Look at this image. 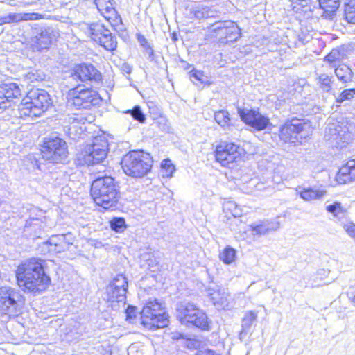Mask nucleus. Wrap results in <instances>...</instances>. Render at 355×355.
<instances>
[{
    "mask_svg": "<svg viewBox=\"0 0 355 355\" xmlns=\"http://www.w3.org/2000/svg\"><path fill=\"white\" fill-rule=\"evenodd\" d=\"M144 49L146 51V53L148 55V58L153 60L154 55V51L153 48L150 46V45L148 46Z\"/></svg>",
    "mask_w": 355,
    "mask_h": 355,
    "instance_id": "nucleus-53",
    "label": "nucleus"
},
{
    "mask_svg": "<svg viewBox=\"0 0 355 355\" xmlns=\"http://www.w3.org/2000/svg\"><path fill=\"white\" fill-rule=\"evenodd\" d=\"M40 261L31 259L18 266L16 277L20 287L34 293H40L47 288L51 279L45 274Z\"/></svg>",
    "mask_w": 355,
    "mask_h": 355,
    "instance_id": "nucleus-1",
    "label": "nucleus"
},
{
    "mask_svg": "<svg viewBox=\"0 0 355 355\" xmlns=\"http://www.w3.org/2000/svg\"><path fill=\"white\" fill-rule=\"evenodd\" d=\"M241 155L240 148L233 143L222 142L216 146L215 150L216 160L223 166L229 168L241 159Z\"/></svg>",
    "mask_w": 355,
    "mask_h": 355,
    "instance_id": "nucleus-13",
    "label": "nucleus"
},
{
    "mask_svg": "<svg viewBox=\"0 0 355 355\" xmlns=\"http://www.w3.org/2000/svg\"><path fill=\"white\" fill-rule=\"evenodd\" d=\"M162 171L164 177L171 178L175 168L171 161L168 159H164L161 164Z\"/></svg>",
    "mask_w": 355,
    "mask_h": 355,
    "instance_id": "nucleus-42",
    "label": "nucleus"
},
{
    "mask_svg": "<svg viewBox=\"0 0 355 355\" xmlns=\"http://www.w3.org/2000/svg\"><path fill=\"white\" fill-rule=\"evenodd\" d=\"M214 31H218L220 35H225L227 42L236 41L241 35V29L236 23L232 21H223L215 23Z\"/></svg>",
    "mask_w": 355,
    "mask_h": 355,
    "instance_id": "nucleus-19",
    "label": "nucleus"
},
{
    "mask_svg": "<svg viewBox=\"0 0 355 355\" xmlns=\"http://www.w3.org/2000/svg\"><path fill=\"white\" fill-rule=\"evenodd\" d=\"M355 96V88H351L343 90L336 97V101L338 103H342L345 101H349Z\"/></svg>",
    "mask_w": 355,
    "mask_h": 355,
    "instance_id": "nucleus-43",
    "label": "nucleus"
},
{
    "mask_svg": "<svg viewBox=\"0 0 355 355\" xmlns=\"http://www.w3.org/2000/svg\"><path fill=\"white\" fill-rule=\"evenodd\" d=\"M137 40L140 45L144 48H146L150 44H148L146 38L142 35H137Z\"/></svg>",
    "mask_w": 355,
    "mask_h": 355,
    "instance_id": "nucleus-49",
    "label": "nucleus"
},
{
    "mask_svg": "<svg viewBox=\"0 0 355 355\" xmlns=\"http://www.w3.org/2000/svg\"><path fill=\"white\" fill-rule=\"evenodd\" d=\"M110 226L112 230L119 233L123 232L126 228L125 220L122 218H116L112 220Z\"/></svg>",
    "mask_w": 355,
    "mask_h": 355,
    "instance_id": "nucleus-44",
    "label": "nucleus"
},
{
    "mask_svg": "<svg viewBox=\"0 0 355 355\" xmlns=\"http://www.w3.org/2000/svg\"><path fill=\"white\" fill-rule=\"evenodd\" d=\"M109 286L110 291H112L113 289H119V293H126L128 289L127 278L123 275H118L110 283Z\"/></svg>",
    "mask_w": 355,
    "mask_h": 355,
    "instance_id": "nucleus-31",
    "label": "nucleus"
},
{
    "mask_svg": "<svg viewBox=\"0 0 355 355\" xmlns=\"http://www.w3.org/2000/svg\"><path fill=\"white\" fill-rule=\"evenodd\" d=\"M340 4V0H320V7L328 15L337 10Z\"/></svg>",
    "mask_w": 355,
    "mask_h": 355,
    "instance_id": "nucleus-36",
    "label": "nucleus"
},
{
    "mask_svg": "<svg viewBox=\"0 0 355 355\" xmlns=\"http://www.w3.org/2000/svg\"><path fill=\"white\" fill-rule=\"evenodd\" d=\"M56 35L51 28L41 30L31 39V47L33 51L41 52L49 49L52 42L55 40Z\"/></svg>",
    "mask_w": 355,
    "mask_h": 355,
    "instance_id": "nucleus-17",
    "label": "nucleus"
},
{
    "mask_svg": "<svg viewBox=\"0 0 355 355\" xmlns=\"http://www.w3.org/2000/svg\"><path fill=\"white\" fill-rule=\"evenodd\" d=\"M334 80V77L327 73H317V85L323 92H330L332 90Z\"/></svg>",
    "mask_w": 355,
    "mask_h": 355,
    "instance_id": "nucleus-30",
    "label": "nucleus"
},
{
    "mask_svg": "<svg viewBox=\"0 0 355 355\" xmlns=\"http://www.w3.org/2000/svg\"><path fill=\"white\" fill-rule=\"evenodd\" d=\"M2 2L7 3H8V4L11 5V6H14L15 5V3H12V0H3V1H2Z\"/></svg>",
    "mask_w": 355,
    "mask_h": 355,
    "instance_id": "nucleus-54",
    "label": "nucleus"
},
{
    "mask_svg": "<svg viewBox=\"0 0 355 355\" xmlns=\"http://www.w3.org/2000/svg\"><path fill=\"white\" fill-rule=\"evenodd\" d=\"M168 317L162 304L156 299L148 301L141 312V324L150 330L166 327L169 322Z\"/></svg>",
    "mask_w": 355,
    "mask_h": 355,
    "instance_id": "nucleus-5",
    "label": "nucleus"
},
{
    "mask_svg": "<svg viewBox=\"0 0 355 355\" xmlns=\"http://www.w3.org/2000/svg\"><path fill=\"white\" fill-rule=\"evenodd\" d=\"M119 188L112 177H98L92 183L91 196L97 205L105 209H112L119 200Z\"/></svg>",
    "mask_w": 355,
    "mask_h": 355,
    "instance_id": "nucleus-2",
    "label": "nucleus"
},
{
    "mask_svg": "<svg viewBox=\"0 0 355 355\" xmlns=\"http://www.w3.org/2000/svg\"><path fill=\"white\" fill-rule=\"evenodd\" d=\"M134 349L135 346H130V347L128 348V354H130Z\"/></svg>",
    "mask_w": 355,
    "mask_h": 355,
    "instance_id": "nucleus-55",
    "label": "nucleus"
},
{
    "mask_svg": "<svg viewBox=\"0 0 355 355\" xmlns=\"http://www.w3.org/2000/svg\"><path fill=\"white\" fill-rule=\"evenodd\" d=\"M214 119L222 128H226L231 125L230 114L227 110H221L216 112L214 114Z\"/></svg>",
    "mask_w": 355,
    "mask_h": 355,
    "instance_id": "nucleus-35",
    "label": "nucleus"
},
{
    "mask_svg": "<svg viewBox=\"0 0 355 355\" xmlns=\"http://www.w3.org/2000/svg\"><path fill=\"white\" fill-rule=\"evenodd\" d=\"M238 114L241 119L248 125L256 130L261 131L271 125L268 117L261 114L259 111L252 109H243L239 107Z\"/></svg>",
    "mask_w": 355,
    "mask_h": 355,
    "instance_id": "nucleus-14",
    "label": "nucleus"
},
{
    "mask_svg": "<svg viewBox=\"0 0 355 355\" xmlns=\"http://www.w3.org/2000/svg\"><path fill=\"white\" fill-rule=\"evenodd\" d=\"M327 210L337 217L343 216L345 212V210L341 207V204L338 202H335L332 205H328L327 207Z\"/></svg>",
    "mask_w": 355,
    "mask_h": 355,
    "instance_id": "nucleus-46",
    "label": "nucleus"
},
{
    "mask_svg": "<svg viewBox=\"0 0 355 355\" xmlns=\"http://www.w3.org/2000/svg\"><path fill=\"white\" fill-rule=\"evenodd\" d=\"M29 14L21 13H9L8 15L0 18V24H10L13 22H19L23 20L31 19Z\"/></svg>",
    "mask_w": 355,
    "mask_h": 355,
    "instance_id": "nucleus-34",
    "label": "nucleus"
},
{
    "mask_svg": "<svg viewBox=\"0 0 355 355\" xmlns=\"http://www.w3.org/2000/svg\"><path fill=\"white\" fill-rule=\"evenodd\" d=\"M94 3L101 15L112 26H116L122 23L121 16L113 6V0H94Z\"/></svg>",
    "mask_w": 355,
    "mask_h": 355,
    "instance_id": "nucleus-18",
    "label": "nucleus"
},
{
    "mask_svg": "<svg viewBox=\"0 0 355 355\" xmlns=\"http://www.w3.org/2000/svg\"><path fill=\"white\" fill-rule=\"evenodd\" d=\"M339 184H347L355 181V158L349 160L343 166L336 175Z\"/></svg>",
    "mask_w": 355,
    "mask_h": 355,
    "instance_id": "nucleus-20",
    "label": "nucleus"
},
{
    "mask_svg": "<svg viewBox=\"0 0 355 355\" xmlns=\"http://www.w3.org/2000/svg\"><path fill=\"white\" fill-rule=\"evenodd\" d=\"M257 318V314L255 312L252 311L247 312L242 320V332H248Z\"/></svg>",
    "mask_w": 355,
    "mask_h": 355,
    "instance_id": "nucleus-37",
    "label": "nucleus"
},
{
    "mask_svg": "<svg viewBox=\"0 0 355 355\" xmlns=\"http://www.w3.org/2000/svg\"><path fill=\"white\" fill-rule=\"evenodd\" d=\"M0 96H3L4 98L10 103L12 98L21 96V89L15 83H4L0 85Z\"/></svg>",
    "mask_w": 355,
    "mask_h": 355,
    "instance_id": "nucleus-26",
    "label": "nucleus"
},
{
    "mask_svg": "<svg viewBox=\"0 0 355 355\" xmlns=\"http://www.w3.org/2000/svg\"><path fill=\"white\" fill-rule=\"evenodd\" d=\"M223 210L230 213L234 218L240 217L242 215V209L234 201H227L223 205Z\"/></svg>",
    "mask_w": 355,
    "mask_h": 355,
    "instance_id": "nucleus-40",
    "label": "nucleus"
},
{
    "mask_svg": "<svg viewBox=\"0 0 355 355\" xmlns=\"http://www.w3.org/2000/svg\"><path fill=\"white\" fill-rule=\"evenodd\" d=\"M70 78L80 82H98L101 80V73L92 64H81L75 66Z\"/></svg>",
    "mask_w": 355,
    "mask_h": 355,
    "instance_id": "nucleus-16",
    "label": "nucleus"
},
{
    "mask_svg": "<svg viewBox=\"0 0 355 355\" xmlns=\"http://www.w3.org/2000/svg\"><path fill=\"white\" fill-rule=\"evenodd\" d=\"M82 29L91 37V38L105 50L113 51L117 47V40L115 35L105 25L100 22L84 24Z\"/></svg>",
    "mask_w": 355,
    "mask_h": 355,
    "instance_id": "nucleus-8",
    "label": "nucleus"
},
{
    "mask_svg": "<svg viewBox=\"0 0 355 355\" xmlns=\"http://www.w3.org/2000/svg\"><path fill=\"white\" fill-rule=\"evenodd\" d=\"M189 73L191 78H194L195 80L199 81L202 84L208 85L211 84V82L209 80L208 77L200 71L193 69L191 71H190Z\"/></svg>",
    "mask_w": 355,
    "mask_h": 355,
    "instance_id": "nucleus-45",
    "label": "nucleus"
},
{
    "mask_svg": "<svg viewBox=\"0 0 355 355\" xmlns=\"http://www.w3.org/2000/svg\"><path fill=\"white\" fill-rule=\"evenodd\" d=\"M347 124L329 119L324 132V139L336 148H342L352 139V132Z\"/></svg>",
    "mask_w": 355,
    "mask_h": 355,
    "instance_id": "nucleus-9",
    "label": "nucleus"
},
{
    "mask_svg": "<svg viewBox=\"0 0 355 355\" xmlns=\"http://www.w3.org/2000/svg\"><path fill=\"white\" fill-rule=\"evenodd\" d=\"M236 251L234 248L227 246L220 254V259L225 264H230L234 261Z\"/></svg>",
    "mask_w": 355,
    "mask_h": 355,
    "instance_id": "nucleus-39",
    "label": "nucleus"
},
{
    "mask_svg": "<svg viewBox=\"0 0 355 355\" xmlns=\"http://www.w3.org/2000/svg\"><path fill=\"white\" fill-rule=\"evenodd\" d=\"M207 295L210 298L211 302L214 305H219L224 308L227 306L228 294L218 286L208 287L207 289Z\"/></svg>",
    "mask_w": 355,
    "mask_h": 355,
    "instance_id": "nucleus-23",
    "label": "nucleus"
},
{
    "mask_svg": "<svg viewBox=\"0 0 355 355\" xmlns=\"http://www.w3.org/2000/svg\"><path fill=\"white\" fill-rule=\"evenodd\" d=\"M343 228L347 235L355 241V224L346 223L343 225Z\"/></svg>",
    "mask_w": 355,
    "mask_h": 355,
    "instance_id": "nucleus-47",
    "label": "nucleus"
},
{
    "mask_svg": "<svg viewBox=\"0 0 355 355\" xmlns=\"http://www.w3.org/2000/svg\"><path fill=\"white\" fill-rule=\"evenodd\" d=\"M107 294V300L112 303L116 302L119 304H122L123 306L125 304L126 293H119V289H113L112 291H110V286L108 285L106 288Z\"/></svg>",
    "mask_w": 355,
    "mask_h": 355,
    "instance_id": "nucleus-33",
    "label": "nucleus"
},
{
    "mask_svg": "<svg viewBox=\"0 0 355 355\" xmlns=\"http://www.w3.org/2000/svg\"><path fill=\"white\" fill-rule=\"evenodd\" d=\"M135 309L134 306H128V308L126 309L127 317L129 318H132L133 317H135Z\"/></svg>",
    "mask_w": 355,
    "mask_h": 355,
    "instance_id": "nucleus-51",
    "label": "nucleus"
},
{
    "mask_svg": "<svg viewBox=\"0 0 355 355\" xmlns=\"http://www.w3.org/2000/svg\"><path fill=\"white\" fill-rule=\"evenodd\" d=\"M191 321L185 324L187 327H195L203 331H208L210 329L209 322L207 314L200 309H198L196 313L192 315Z\"/></svg>",
    "mask_w": 355,
    "mask_h": 355,
    "instance_id": "nucleus-24",
    "label": "nucleus"
},
{
    "mask_svg": "<svg viewBox=\"0 0 355 355\" xmlns=\"http://www.w3.org/2000/svg\"><path fill=\"white\" fill-rule=\"evenodd\" d=\"M279 227V222L276 220H263L250 225V230L254 236H261L271 231H275Z\"/></svg>",
    "mask_w": 355,
    "mask_h": 355,
    "instance_id": "nucleus-22",
    "label": "nucleus"
},
{
    "mask_svg": "<svg viewBox=\"0 0 355 355\" xmlns=\"http://www.w3.org/2000/svg\"><path fill=\"white\" fill-rule=\"evenodd\" d=\"M345 58L344 50L342 49H334L324 57V61L327 62L332 67L338 66L339 63Z\"/></svg>",
    "mask_w": 355,
    "mask_h": 355,
    "instance_id": "nucleus-29",
    "label": "nucleus"
},
{
    "mask_svg": "<svg viewBox=\"0 0 355 355\" xmlns=\"http://www.w3.org/2000/svg\"><path fill=\"white\" fill-rule=\"evenodd\" d=\"M297 194L305 201H311L319 200L324 197L326 194V191L322 189H315L311 187L296 189Z\"/></svg>",
    "mask_w": 355,
    "mask_h": 355,
    "instance_id": "nucleus-27",
    "label": "nucleus"
},
{
    "mask_svg": "<svg viewBox=\"0 0 355 355\" xmlns=\"http://www.w3.org/2000/svg\"><path fill=\"white\" fill-rule=\"evenodd\" d=\"M191 321L185 324L187 327H195L203 331H208L210 329L209 322L207 314L200 309H198L196 313L192 315Z\"/></svg>",
    "mask_w": 355,
    "mask_h": 355,
    "instance_id": "nucleus-25",
    "label": "nucleus"
},
{
    "mask_svg": "<svg viewBox=\"0 0 355 355\" xmlns=\"http://www.w3.org/2000/svg\"><path fill=\"white\" fill-rule=\"evenodd\" d=\"M41 153L42 158L49 162L62 163L68 155L67 144L58 137H49L44 141Z\"/></svg>",
    "mask_w": 355,
    "mask_h": 355,
    "instance_id": "nucleus-10",
    "label": "nucleus"
},
{
    "mask_svg": "<svg viewBox=\"0 0 355 355\" xmlns=\"http://www.w3.org/2000/svg\"><path fill=\"white\" fill-rule=\"evenodd\" d=\"M121 71L125 73L130 74L132 71L131 67L127 63H123L121 66Z\"/></svg>",
    "mask_w": 355,
    "mask_h": 355,
    "instance_id": "nucleus-52",
    "label": "nucleus"
},
{
    "mask_svg": "<svg viewBox=\"0 0 355 355\" xmlns=\"http://www.w3.org/2000/svg\"><path fill=\"white\" fill-rule=\"evenodd\" d=\"M345 16L348 23L355 24V0H349L345 4Z\"/></svg>",
    "mask_w": 355,
    "mask_h": 355,
    "instance_id": "nucleus-38",
    "label": "nucleus"
},
{
    "mask_svg": "<svg viewBox=\"0 0 355 355\" xmlns=\"http://www.w3.org/2000/svg\"><path fill=\"white\" fill-rule=\"evenodd\" d=\"M310 125L303 119L293 118L286 121L279 130V137L284 142L295 143L300 138L306 137L309 133Z\"/></svg>",
    "mask_w": 355,
    "mask_h": 355,
    "instance_id": "nucleus-12",
    "label": "nucleus"
},
{
    "mask_svg": "<svg viewBox=\"0 0 355 355\" xmlns=\"http://www.w3.org/2000/svg\"><path fill=\"white\" fill-rule=\"evenodd\" d=\"M334 68L335 75L340 82L347 84L353 80L354 73L349 66L346 64H339Z\"/></svg>",
    "mask_w": 355,
    "mask_h": 355,
    "instance_id": "nucleus-28",
    "label": "nucleus"
},
{
    "mask_svg": "<svg viewBox=\"0 0 355 355\" xmlns=\"http://www.w3.org/2000/svg\"><path fill=\"white\" fill-rule=\"evenodd\" d=\"M152 162L148 153L133 150L123 157L121 164L127 175L139 178L145 176L150 171Z\"/></svg>",
    "mask_w": 355,
    "mask_h": 355,
    "instance_id": "nucleus-3",
    "label": "nucleus"
},
{
    "mask_svg": "<svg viewBox=\"0 0 355 355\" xmlns=\"http://www.w3.org/2000/svg\"><path fill=\"white\" fill-rule=\"evenodd\" d=\"M198 307L192 302H182L178 305L176 309L177 318L182 324H188L191 321L192 315L196 313Z\"/></svg>",
    "mask_w": 355,
    "mask_h": 355,
    "instance_id": "nucleus-21",
    "label": "nucleus"
},
{
    "mask_svg": "<svg viewBox=\"0 0 355 355\" xmlns=\"http://www.w3.org/2000/svg\"><path fill=\"white\" fill-rule=\"evenodd\" d=\"M196 355H220L216 353L215 351L211 349H202L198 351Z\"/></svg>",
    "mask_w": 355,
    "mask_h": 355,
    "instance_id": "nucleus-50",
    "label": "nucleus"
},
{
    "mask_svg": "<svg viewBox=\"0 0 355 355\" xmlns=\"http://www.w3.org/2000/svg\"><path fill=\"white\" fill-rule=\"evenodd\" d=\"M101 101L98 93L92 89H82L78 85L71 89L67 94V104L76 110L89 109L91 106L97 105Z\"/></svg>",
    "mask_w": 355,
    "mask_h": 355,
    "instance_id": "nucleus-7",
    "label": "nucleus"
},
{
    "mask_svg": "<svg viewBox=\"0 0 355 355\" xmlns=\"http://www.w3.org/2000/svg\"><path fill=\"white\" fill-rule=\"evenodd\" d=\"M22 295L20 292L10 286L0 288V310L10 317H15L20 312Z\"/></svg>",
    "mask_w": 355,
    "mask_h": 355,
    "instance_id": "nucleus-11",
    "label": "nucleus"
},
{
    "mask_svg": "<svg viewBox=\"0 0 355 355\" xmlns=\"http://www.w3.org/2000/svg\"><path fill=\"white\" fill-rule=\"evenodd\" d=\"M11 106V103H9L4 98L3 96H0V110H4Z\"/></svg>",
    "mask_w": 355,
    "mask_h": 355,
    "instance_id": "nucleus-48",
    "label": "nucleus"
},
{
    "mask_svg": "<svg viewBox=\"0 0 355 355\" xmlns=\"http://www.w3.org/2000/svg\"><path fill=\"white\" fill-rule=\"evenodd\" d=\"M19 106V116H39L51 105L49 94L44 90L36 89L29 92Z\"/></svg>",
    "mask_w": 355,
    "mask_h": 355,
    "instance_id": "nucleus-4",
    "label": "nucleus"
},
{
    "mask_svg": "<svg viewBox=\"0 0 355 355\" xmlns=\"http://www.w3.org/2000/svg\"><path fill=\"white\" fill-rule=\"evenodd\" d=\"M193 12L196 19H202L214 17L216 12L208 6L198 5L193 8Z\"/></svg>",
    "mask_w": 355,
    "mask_h": 355,
    "instance_id": "nucleus-32",
    "label": "nucleus"
},
{
    "mask_svg": "<svg viewBox=\"0 0 355 355\" xmlns=\"http://www.w3.org/2000/svg\"><path fill=\"white\" fill-rule=\"evenodd\" d=\"M108 141L104 137L94 138L92 144H87L78 156L80 164L94 165L101 163L107 157Z\"/></svg>",
    "mask_w": 355,
    "mask_h": 355,
    "instance_id": "nucleus-6",
    "label": "nucleus"
},
{
    "mask_svg": "<svg viewBox=\"0 0 355 355\" xmlns=\"http://www.w3.org/2000/svg\"><path fill=\"white\" fill-rule=\"evenodd\" d=\"M73 234L69 232L64 234L52 235L50 239L42 244L44 253H60L68 249L74 241Z\"/></svg>",
    "mask_w": 355,
    "mask_h": 355,
    "instance_id": "nucleus-15",
    "label": "nucleus"
},
{
    "mask_svg": "<svg viewBox=\"0 0 355 355\" xmlns=\"http://www.w3.org/2000/svg\"><path fill=\"white\" fill-rule=\"evenodd\" d=\"M125 114H130L132 117L141 123L146 121V116L139 105H135L132 109L124 112Z\"/></svg>",
    "mask_w": 355,
    "mask_h": 355,
    "instance_id": "nucleus-41",
    "label": "nucleus"
}]
</instances>
